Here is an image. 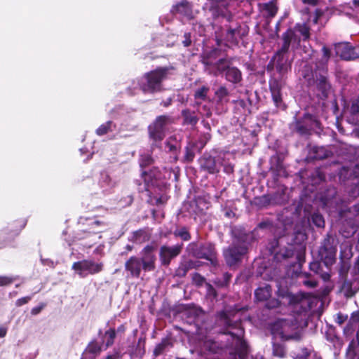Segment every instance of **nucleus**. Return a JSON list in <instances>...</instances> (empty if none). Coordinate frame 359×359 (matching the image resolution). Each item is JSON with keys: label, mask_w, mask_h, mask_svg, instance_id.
I'll return each instance as SVG.
<instances>
[{"label": "nucleus", "mask_w": 359, "mask_h": 359, "mask_svg": "<svg viewBox=\"0 0 359 359\" xmlns=\"http://www.w3.org/2000/svg\"><path fill=\"white\" fill-rule=\"evenodd\" d=\"M140 258L130 257L125 263V269L131 277L139 278L142 270L152 271L156 268V249L153 245H147L141 252Z\"/></svg>", "instance_id": "nucleus-1"}, {"label": "nucleus", "mask_w": 359, "mask_h": 359, "mask_svg": "<svg viewBox=\"0 0 359 359\" xmlns=\"http://www.w3.org/2000/svg\"><path fill=\"white\" fill-rule=\"evenodd\" d=\"M172 68L158 67L150 71L141 79L139 86L140 89L146 93H154L162 89V83L168 78Z\"/></svg>", "instance_id": "nucleus-2"}, {"label": "nucleus", "mask_w": 359, "mask_h": 359, "mask_svg": "<svg viewBox=\"0 0 359 359\" xmlns=\"http://www.w3.org/2000/svg\"><path fill=\"white\" fill-rule=\"evenodd\" d=\"M323 55L320 61L316 64L317 69L311 73V78L309 77L308 81L312 79L316 84V86L320 95H318L321 98H325L327 96V92L330 90V84L327 81L325 65L330 57V51L326 47L323 46L322 48Z\"/></svg>", "instance_id": "nucleus-3"}, {"label": "nucleus", "mask_w": 359, "mask_h": 359, "mask_svg": "<svg viewBox=\"0 0 359 359\" xmlns=\"http://www.w3.org/2000/svg\"><path fill=\"white\" fill-rule=\"evenodd\" d=\"M219 323L231 329V330L228 331V334L232 337L236 349L241 353L245 352L247 351V344L243 339L244 330L241 327V323L237 321L232 323L225 312L219 313Z\"/></svg>", "instance_id": "nucleus-4"}, {"label": "nucleus", "mask_w": 359, "mask_h": 359, "mask_svg": "<svg viewBox=\"0 0 359 359\" xmlns=\"http://www.w3.org/2000/svg\"><path fill=\"white\" fill-rule=\"evenodd\" d=\"M337 245L335 239L327 235L318 251L319 257L326 266L332 265L336 259Z\"/></svg>", "instance_id": "nucleus-5"}, {"label": "nucleus", "mask_w": 359, "mask_h": 359, "mask_svg": "<svg viewBox=\"0 0 359 359\" xmlns=\"http://www.w3.org/2000/svg\"><path fill=\"white\" fill-rule=\"evenodd\" d=\"M72 268L81 278H86L88 275L100 272L103 269V264L93 259H83L74 262Z\"/></svg>", "instance_id": "nucleus-6"}, {"label": "nucleus", "mask_w": 359, "mask_h": 359, "mask_svg": "<svg viewBox=\"0 0 359 359\" xmlns=\"http://www.w3.org/2000/svg\"><path fill=\"white\" fill-rule=\"evenodd\" d=\"M247 252L245 243L239 244V241H234L232 246L224 251L225 260L228 265L233 266L241 260L242 257Z\"/></svg>", "instance_id": "nucleus-7"}, {"label": "nucleus", "mask_w": 359, "mask_h": 359, "mask_svg": "<svg viewBox=\"0 0 359 359\" xmlns=\"http://www.w3.org/2000/svg\"><path fill=\"white\" fill-rule=\"evenodd\" d=\"M290 330L291 325L289 322L283 319L276 321L271 327V334L274 337H279L283 340L297 339L298 337L297 334H290Z\"/></svg>", "instance_id": "nucleus-8"}, {"label": "nucleus", "mask_w": 359, "mask_h": 359, "mask_svg": "<svg viewBox=\"0 0 359 359\" xmlns=\"http://www.w3.org/2000/svg\"><path fill=\"white\" fill-rule=\"evenodd\" d=\"M165 116H158L155 122L149 126V137L155 142H161L165 137V126L168 121Z\"/></svg>", "instance_id": "nucleus-9"}, {"label": "nucleus", "mask_w": 359, "mask_h": 359, "mask_svg": "<svg viewBox=\"0 0 359 359\" xmlns=\"http://www.w3.org/2000/svg\"><path fill=\"white\" fill-rule=\"evenodd\" d=\"M182 251V245L173 246L162 245L159 250V257L161 264L168 266L172 259L180 255Z\"/></svg>", "instance_id": "nucleus-10"}, {"label": "nucleus", "mask_w": 359, "mask_h": 359, "mask_svg": "<svg viewBox=\"0 0 359 359\" xmlns=\"http://www.w3.org/2000/svg\"><path fill=\"white\" fill-rule=\"evenodd\" d=\"M336 54L346 60L359 57V47L353 48L348 43H339L335 45Z\"/></svg>", "instance_id": "nucleus-11"}, {"label": "nucleus", "mask_w": 359, "mask_h": 359, "mask_svg": "<svg viewBox=\"0 0 359 359\" xmlns=\"http://www.w3.org/2000/svg\"><path fill=\"white\" fill-rule=\"evenodd\" d=\"M203 63L206 66V70L209 74L217 76L223 72L226 73L227 69L230 67L231 62L227 59L221 58L214 63L208 60H205Z\"/></svg>", "instance_id": "nucleus-12"}, {"label": "nucleus", "mask_w": 359, "mask_h": 359, "mask_svg": "<svg viewBox=\"0 0 359 359\" xmlns=\"http://www.w3.org/2000/svg\"><path fill=\"white\" fill-rule=\"evenodd\" d=\"M287 52L282 51V48L279 50L273 57V62L277 71L281 74H285L290 66L288 58L285 56Z\"/></svg>", "instance_id": "nucleus-13"}, {"label": "nucleus", "mask_w": 359, "mask_h": 359, "mask_svg": "<svg viewBox=\"0 0 359 359\" xmlns=\"http://www.w3.org/2000/svg\"><path fill=\"white\" fill-rule=\"evenodd\" d=\"M283 44L281 47L282 51L287 52L290 46L292 48L298 46L300 39L294 30L288 29L283 34Z\"/></svg>", "instance_id": "nucleus-14"}, {"label": "nucleus", "mask_w": 359, "mask_h": 359, "mask_svg": "<svg viewBox=\"0 0 359 359\" xmlns=\"http://www.w3.org/2000/svg\"><path fill=\"white\" fill-rule=\"evenodd\" d=\"M116 182L107 172H102L98 182L101 192L108 194L116 186Z\"/></svg>", "instance_id": "nucleus-15"}, {"label": "nucleus", "mask_w": 359, "mask_h": 359, "mask_svg": "<svg viewBox=\"0 0 359 359\" xmlns=\"http://www.w3.org/2000/svg\"><path fill=\"white\" fill-rule=\"evenodd\" d=\"M196 256L199 258L206 259L211 262L215 259V250L212 244H205L200 247L196 252Z\"/></svg>", "instance_id": "nucleus-16"}, {"label": "nucleus", "mask_w": 359, "mask_h": 359, "mask_svg": "<svg viewBox=\"0 0 359 359\" xmlns=\"http://www.w3.org/2000/svg\"><path fill=\"white\" fill-rule=\"evenodd\" d=\"M348 121L353 124L359 126V94L358 96L351 101V104L348 108Z\"/></svg>", "instance_id": "nucleus-17"}, {"label": "nucleus", "mask_w": 359, "mask_h": 359, "mask_svg": "<svg viewBox=\"0 0 359 359\" xmlns=\"http://www.w3.org/2000/svg\"><path fill=\"white\" fill-rule=\"evenodd\" d=\"M171 12L173 13H180L189 19L192 18L191 5L186 1H182L180 4L173 6Z\"/></svg>", "instance_id": "nucleus-18"}, {"label": "nucleus", "mask_w": 359, "mask_h": 359, "mask_svg": "<svg viewBox=\"0 0 359 359\" xmlns=\"http://www.w3.org/2000/svg\"><path fill=\"white\" fill-rule=\"evenodd\" d=\"M245 34V32H242V29L241 27H237L236 28H230L227 30L226 39V40L232 44H237L238 41L241 37Z\"/></svg>", "instance_id": "nucleus-19"}, {"label": "nucleus", "mask_w": 359, "mask_h": 359, "mask_svg": "<svg viewBox=\"0 0 359 359\" xmlns=\"http://www.w3.org/2000/svg\"><path fill=\"white\" fill-rule=\"evenodd\" d=\"M271 294V287L269 285H265L258 287L255 292V296L257 301H266Z\"/></svg>", "instance_id": "nucleus-20"}, {"label": "nucleus", "mask_w": 359, "mask_h": 359, "mask_svg": "<svg viewBox=\"0 0 359 359\" xmlns=\"http://www.w3.org/2000/svg\"><path fill=\"white\" fill-rule=\"evenodd\" d=\"M225 76L227 81L233 83H237L242 79L241 71L234 67L228 68Z\"/></svg>", "instance_id": "nucleus-21"}, {"label": "nucleus", "mask_w": 359, "mask_h": 359, "mask_svg": "<svg viewBox=\"0 0 359 359\" xmlns=\"http://www.w3.org/2000/svg\"><path fill=\"white\" fill-rule=\"evenodd\" d=\"M341 288L346 295L352 296L358 290L359 282L355 280L353 282L345 280Z\"/></svg>", "instance_id": "nucleus-22"}, {"label": "nucleus", "mask_w": 359, "mask_h": 359, "mask_svg": "<svg viewBox=\"0 0 359 359\" xmlns=\"http://www.w3.org/2000/svg\"><path fill=\"white\" fill-rule=\"evenodd\" d=\"M149 238L150 235L147 231L140 229L137 231L133 232L131 241H133L135 243L140 244L149 241Z\"/></svg>", "instance_id": "nucleus-23"}, {"label": "nucleus", "mask_w": 359, "mask_h": 359, "mask_svg": "<svg viewBox=\"0 0 359 359\" xmlns=\"http://www.w3.org/2000/svg\"><path fill=\"white\" fill-rule=\"evenodd\" d=\"M201 165L209 173L214 174L219 172V168L216 165L215 159L212 157L204 158Z\"/></svg>", "instance_id": "nucleus-24"}, {"label": "nucleus", "mask_w": 359, "mask_h": 359, "mask_svg": "<svg viewBox=\"0 0 359 359\" xmlns=\"http://www.w3.org/2000/svg\"><path fill=\"white\" fill-rule=\"evenodd\" d=\"M116 128V125L111 121L102 124L97 130L96 134L99 136L104 135L109 132H112Z\"/></svg>", "instance_id": "nucleus-25"}, {"label": "nucleus", "mask_w": 359, "mask_h": 359, "mask_svg": "<svg viewBox=\"0 0 359 359\" xmlns=\"http://www.w3.org/2000/svg\"><path fill=\"white\" fill-rule=\"evenodd\" d=\"M116 337V331L113 328H110L104 332L102 337L103 343L105 344V348H108L114 344Z\"/></svg>", "instance_id": "nucleus-26"}, {"label": "nucleus", "mask_w": 359, "mask_h": 359, "mask_svg": "<svg viewBox=\"0 0 359 359\" xmlns=\"http://www.w3.org/2000/svg\"><path fill=\"white\" fill-rule=\"evenodd\" d=\"M172 346V342L169 339H163L162 341L156 346L154 353L156 355H158L161 354L167 348Z\"/></svg>", "instance_id": "nucleus-27"}, {"label": "nucleus", "mask_w": 359, "mask_h": 359, "mask_svg": "<svg viewBox=\"0 0 359 359\" xmlns=\"http://www.w3.org/2000/svg\"><path fill=\"white\" fill-rule=\"evenodd\" d=\"M270 88L272 94V98L276 106L280 107L282 102L280 89L278 88V86H275L274 84H270Z\"/></svg>", "instance_id": "nucleus-28"}, {"label": "nucleus", "mask_w": 359, "mask_h": 359, "mask_svg": "<svg viewBox=\"0 0 359 359\" xmlns=\"http://www.w3.org/2000/svg\"><path fill=\"white\" fill-rule=\"evenodd\" d=\"M294 32L301 34L302 39L306 40L309 38V28L306 24L297 25L294 27Z\"/></svg>", "instance_id": "nucleus-29"}, {"label": "nucleus", "mask_w": 359, "mask_h": 359, "mask_svg": "<svg viewBox=\"0 0 359 359\" xmlns=\"http://www.w3.org/2000/svg\"><path fill=\"white\" fill-rule=\"evenodd\" d=\"M182 115L184 118V121L188 124L195 125L198 121V118L194 114L191 113L189 110H183Z\"/></svg>", "instance_id": "nucleus-30"}, {"label": "nucleus", "mask_w": 359, "mask_h": 359, "mask_svg": "<svg viewBox=\"0 0 359 359\" xmlns=\"http://www.w3.org/2000/svg\"><path fill=\"white\" fill-rule=\"evenodd\" d=\"M312 223L317 227H324L325 220L322 215L315 212L311 215Z\"/></svg>", "instance_id": "nucleus-31"}, {"label": "nucleus", "mask_w": 359, "mask_h": 359, "mask_svg": "<svg viewBox=\"0 0 359 359\" xmlns=\"http://www.w3.org/2000/svg\"><path fill=\"white\" fill-rule=\"evenodd\" d=\"M174 235L175 236L180 237L183 241H189L191 238L190 234L185 227H182L179 229H176L174 231Z\"/></svg>", "instance_id": "nucleus-32"}, {"label": "nucleus", "mask_w": 359, "mask_h": 359, "mask_svg": "<svg viewBox=\"0 0 359 359\" xmlns=\"http://www.w3.org/2000/svg\"><path fill=\"white\" fill-rule=\"evenodd\" d=\"M264 8L268 15L271 17H273L276 14L278 11L276 4L273 1L266 4Z\"/></svg>", "instance_id": "nucleus-33"}, {"label": "nucleus", "mask_w": 359, "mask_h": 359, "mask_svg": "<svg viewBox=\"0 0 359 359\" xmlns=\"http://www.w3.org/2000/svg\"><path fill=\"white\" fill-rule=\"evenodd\" d=\"M209 90V88L206 86H202L196 90L194 96L196 99L205 100L207 96V93Z\"/></svg>", "instance_id": "nucleus-34"}, {"label": "nucleus", "mask_w": 359, "mask_h": 359, "mask_svg": "<svg viewBox=\"0 0 359 359\" xmlns=\"http://www.w3.org/2000/svg\"><path fill=\"white\" fill-rule=\"evenodd\" d=\"M87 351L90 353L96 355L100 353L101 346L100 345L98 344L97 342L92 341L88 344L87 347Z\"/></svg>", "instance_id": "nucleus-35"}, {"label": "nucleus", "mask_w": 359, "mask_h": 359, "mask_svg": "<svg viewBox=\"0 0 359 359\" xmlns=\"http://www.w3.org/2000/svg\"><path fill=\"white\" fill-rule=\"evenodd\" d=\"M273 353L274 355L280 358L284 357L285 353L284 347L280 344H273Z\"/></svg>", "instance_id": "nucleus-36"}, {"label": "nucleus", "mask_w": 359, "mask_h": 359, "mask_svg": "<svg viewBox=\"0 0 359 359\" xmlns=\"http://www.w3.org/2000/svg\"><path fill=\"white\" fill-rule=\"evenodd\" d=\"M315 152L316 153L314 156L316 158L322 159L328 156V151L325 150L323 147H315L313 148Z\"/></svg>", "instance_id": "nucleus-37"}, {"label": "nucleus", "mask_w": 359, "mask_h": 359, "mask_svg": "<svg viewBox=\"0 0 359 359\" xmlns=\"http://www.w3.org/2000/svg\"><path fill=\"white\" fill-rule=\"evenodd\" d=\"M165 145H166V148H168L169 151H175L177 149L178 144L175 139H172V137H170L167 140Z\"/></svg>", "instance_id": "nucleus-38"}, {"label": "nucleus", "mask_w": 359, "mask_h": 359, "mask_svg": "<svg viewBox=\"0 0 359 359\" xmlns=\"http://www.w3.org/2000/svg\"><path fill=\"white\" fill-rule=\"evenodd\" d=\"M294 128L300 134H306L308 132V128L299 121L295 122Z\"/></svg>", "instance_id": "nucleus-39"}, {"label": "nucleus", "mask_w": 359, "mask_h": 359, "mask_svg": "<svg viewBox=\"0 0 359 359\" xmlns=\"http://www.w3.org/2000/svg\"><path fill=\"white\" fill-rule=\"evenodd\" d=\"M215 94L217 95V97L219 99V100H223L224 97H226L229 93H228V90L227 89L224 87V86H221L216 92H215Z\"/></svg>", "instance_id": "nucleus-40"}, {"label": "nucleus", "mask_w": 359, "mask_h": 359, "mask_svg": "<svg viewBox=\"0 0 359 359\" xmlns=\"http://www.w3.org/2000/svg\"><path fill=\"white\" fill-rule=\"evenodd\" d=\"M359 321H353L352 320V316L347 324V325L344 327V332L346 334H352L353 332V323H358Z\"/></svg>", "instance_id": "nucleus-41"}, {"label": "nucleus", "mask_w": 359, "mask_h": 359, "mask_svg": "<svg viewBox=\"0 0 359 359\" xmlns=\"http://www.w3.org/2000/svg\"><path fill=\"white\" fill-rule=\"evenodd\" d=\"M198 111H200V113H201L202 114L207 117L210 116L212 114L210 108L207 105L200 106L198 108Z\"/></svg>", "instance_id": "nucleus-42"}, {"label": "nucleus", "mask_w": 359, "mask_h": 359, "mask_svg": "<svg viewBox=\"0 0 359 359\" xmlns=\"http://www.w3.org/2000/svg\"><path fill=\"white\" fill-rule=\"evenodd\" d=\"M14 278L8 276H0V286H6L12 283Z\"/></svg>", "instance_id": "nucleus-43"}, {"label": "nucleus", "mask_w": 359, "mask_h": 359, "mask_svg": "<svg viewBox=\"0 0 359 359\" xmlns=\"http://www.w3.org/2000/svg\"><path fill=\"white\" fill-rule=\"evenodd\" d=\"M31 299H32L31 296H27L25 297L20 298L16 301L15 304L17 306H21L28 303L31 300Z\"/></svg>", "instance_id": "nucleus-44"}, {"label": "nucleus", "mask_w": 359, "mask_h": 359, "mask_svg": "<svg viewBox=\"0 0 359 359\" xmlns=\"http://www.w3.org/2000/svg\"><path fill=\"white\" fill-rule=\"evenodd\" d=\"M279 305H280L279 301L276 299H273L269 301L266 304V307L270 309L277 308Z\"/></svg>", "instance_id": "nucleus-45"}, {"label": "nucleus", "mask_w": 359, "mask_h": 359, "mask_svg": "<svg viewBox=\"0 0 359 359\" xmlns=\"http://www.w3.org/2000/svg\"><path fill=\"white\" fill-rule=\"evenodd\" d=\"M302 283L310 288H313L317 286V282L313 280H303Z\"/></svg>", "instance_id": "nucleus-46"}, {"label": "nucleus", "mask_w": 359, "mask_h": 359, "mask_svg": "<svg viewBox=\"0 0 359 359\" xmlns=\"http://www.w3.org/2000/svg\"><path fill=\"white\" fill-rule=\"evenodd\" d=\"M184 40H183L182 43L185 47H188L191 43V35L189 33H185L184 35Z\"/></svg>", "instance_id": "nucleus-47"}, {"label": "nucleus", "mask_w": 359, "mask_h": 359, "mask_svg": "<svg viewBox=\"0 0 359 359\" xmlns=\"http://www.w3.org/2000/svg\"><path fill=\"white\" fill-rule=\"evenodd\" d=\"M45 306V304H41L39 306L32 308L31 313L34 316L39 314Z\"/></svg>", "instance_id": "nucleus-48"}, {"label": "nucleus", "mask_w": 359, "mask_h": 359, "mask_svg": "<svg viewBox=\"0 0 359 359\" xmlns=\"http://www.w3.org/2000/svg\"><path fill=\"white\" fill-rule=\"evenodd\" d=\"M151 161L152 160L150 156H146L145 159H144V158L142 157L141 162H140V165L144 166V165H149L151 163Z\"/></svg>", "instance_id": "nucleus-49"}, {"label": "nucleus", "mask_w": 359, "mask_h": 359, "mask_svg": "<svg viewBox=\"0 0 359 359\" xmlns=\"http://www.w3.org/2000/svg\"><path fill=\"white\" fill-rule=\"evenodd\" d=\"M302 1L304 4H309V5H311V6H316L318 4V0H302Z\"/></svg>", "instance_id": "nucleus-50"}, {"label": "nucleus", "mask_w": 359, "mask_h": 359, "mask_svg": "<svg viewBox=\"0 0 359 359\" xmlns=\"http://www.w3.org/2000/svg\"><path fill=\"white\" fill-rule=\"evenodd\" d=\"M346 318H347V316H344L341 314H339L337 316V323H339V325H341L346 320Z\"/></svg>", "instance_id": "nucleus-51"}, {"label": "nucleus", "mask_w": 359, "mask_h": 359, "mask_svg": "<svg viewBox=\"0 0 359 359\" xmlns=\"http://www.w3.org/2000/svg\"><path fill=\"white\" fill-rule=\"evenodd\" d=\"M318 268H319L318 263L314 262V263L311 264V265H310L311 270L315 271L316 273H318Z\"/></svg>", "instance_id": "nucleus-52"}, {"label": "nucleus", "mask_w": 359, "mask_h": 359, "mask_svg": "<svg viewBox=\"0 0 359 359\" xmlns=\"http://www.w3.org/2000/svg\"><path fill=\"white\" fill-rule=\"evenodd\" d=\"M351 211L355 215H359V203L354 205L351 208Z\"/></svg>", "instance_id": "nucleus-53"}, {"label": "nucleus", "mask_w": 359, "mask_h": 359, "mask_svg": "<svg viewBox=\"0 0 359 359\" xmlns=\"http://www.w3.org/2000/svg\"><path fill=\"white\" fill-rule=\"evenodd\" d=\"M7 332V330L5 327H0V338H2L6 336Z\"/></svg>", "instance_id": "nucleus-54"}, {"label": "nucleus", "mask_w": 359, "mask_h": 359, "mask_svg": "<svg viewBox=\"0 0 359 359\" xmlns=\"http://www.w3.org/2000/svg\"><path fill=\"white\" fill-rule=\"evenodd\" d=\"M352 320L359 321V311L352 314Z\"/></svg>", "instance_id": "nucleus-55"}, {"label": "nucleus", "mask_w": 359, "mask_h": 359, "mask_svg": "<svg viewBox=\"0 0 359 359\" xmlns=\"http://www.w3.org/2000/svg\"><path fill=\"white\" fill-rule=\"evenodd\" d=\"M224 170L227 173H231L233 172V167L231 165H227L224 168Z\"/></svg>", "instance_id": "nucleus-56"}, {"label": "nucleus", "mask_w": 359, "mask_h": 359, "mask_svg": "<svg viewBox=\"0 0 359 359\" xmlns=\"http://www.w3.org/2000/svg\"><path fill=\"white\" fill-rule=\"evenodd\" d=\"M90 225L92 226H101L102 225V223L98 220H95L94 222H93L92 223H90Z\"/></svg>", "instance_id": "nucleus-57"}, {"label": "nucleus", "mask_w": 359, "mask_h": 359, "mask_svg": "<svg viewBox=\"0 0 359 359\" xmlns=\"http://www.w3.org/2000/svg\"><path fill=\"white\" fill-rule=\"evenodd\" d=\"M322 278L324 280H329L330 278V274L329 273H325L322 275Z\"/></svg>", "instance_id": "nucleus-58"}, {"label": "nucleus", "mask_w": 359, "mask_h": 359, "mask_svg": "<svg viewBox=\"0 0 359 359\" xmlns=\"http://www.w3.org/2000/svg\"><path fill=\"white\" fill-rule=\"evenodd\" d=\"M125 330H126L125 326L123 325H122L118 327L117 331L120 332H123L125 331Z\"/></svg>", "instance_id": "nucleus-59"}, {"label": "nucleus", "mask_w": 359, "mask_h": 359, "mask_svg": "<svg viewBox=\"0 0 359 359\" xmlns=\"http://www.w3.org/2000/svg\"><path fill=\"white\" fill-rule=\"evenodd\" d=\"M355 267L357 268L358 270L359 271V257H358L355 262Z\"/></svg>", "instance_id": "nucleus-60"}, {"label": "nucleus", "mask_w": 359, "mask_h": 359, "mask_svg": "<svg viewBox=\"0 0 359 359\" xmlns=\"http://www.w3.org/2000/svg\"><path fill=\"white\" fill-rule=\"evenodd\" d=\"M230 278H231V276H230V275H229L228 273H226V274L224 275V278H225V281H226V282H227V281L230 279Z\"/></svg>", "instance_id": "nucleus-61"}, {"label": "nucleus", "mask_w": 359, "mask_h": 359, "mask_svg": "<svg viewBox=\"0 0 359 359\" xmlns=\"http://www.w3.org/2000/svg\"><path fill=\"white\" fill-rule=\"evenodd\" d=\"M353 4L355 6L359 7V0H354Z\"/></svg>", "instance_id": "nucleus-62"}, {"label": "nucleus", "mask_w": 359, "mask_h": 359, "mask_svg": "<svg viewBox=\"0 0 359 359\" xmlns=\"http://www.w3.org/2000/svg\"><path fill=\"white\" fill-rule=\"evenodd\" d=\"M105 359H116L115 355H108Z\"/></svg>", "instance_id": "nucleus-63"}, {"label": "nucleus", "mask_w": 359, "mask_h": 359, "mask_svg": "<svg viewBox=\"0 0 359 359\" xmlns=\"http://www.w3.org/2000/svg\"><path fill=\"white\" fill-rule=\"evenodd\" d=\"M253 359H264V358L262 355H257Z\"/></svg>", "instance_id": "nucleus-64"}]
</instances>
